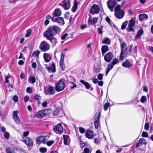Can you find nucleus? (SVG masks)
Listing matches in <instances>:
<instances>
[{
  "mask_svg": "<svg viewBox=\"0 0 153 153\" xmlns=\"http://www.w3.org/2000/svg\"><path fill=\"white\" fill-rule=\"evenodd\" d=\"M36 82V79L34 76H30L29 78V82L32 83H34Z\"/></svg>",
  "mask_w": 153,
  "mask_h": 153,
  "instance_id": "nucleus-35",
  "label": "nucleus"
},
{
  "mask_svg": "<svg viewBox=\"0 0 153 153\" xmlns=\"http://www.w3.org/2000/svg\"><path fill=\"white\" fill-rule=\"evenodd\" d=\"M148 134L147 132L143 131L142 134V136L143 137H148Z\"/></svg>",
  "mask_w": 153,
  "mask_h": 153,
  "instance_id": "nucleus-52",
  "label": "nucleus"
},
{
  "mask_svg": "<svg viewBox=\"0 0 153 153\" xmlns=\"http://www.w3.org/2000/svg\"><path fill=\"white\" fill-rule=\"evenodd\" d=\"M135 18H133L131 19L129 21V23L127 28V30L128 32L131 31L134 32V30L133 27H134L135 24Z\"/></svg>",
  "mask_w": 153,
  "mask_h": 153,
  "instance_id": "nucleus-7",
  "label": "nucleus"
},
{
  "mask_svg": "<svg viewBox=\"0 0 153 153\" xmlns=\"http://www.w3.org/2000/svg\"><path fill=\"white\" fill-rule=\"evenodd\" d=\"M29 99V97L27 96H25L24 98V101L25 102H27L28 101Z\"/></svg>",
  "mask_w": 153,
  "mask_h": 153,
  "instance_id": "nucleus-64",
  "label": "nucleus"
},
{
  "mask_svg": "<svg viewBox=\"0 0 153 153\" xmlns=\"http://www.w3.org/2000/svg\"><path fill=\"white\" fill-rule=\"evenodd\" d=\"M143 30L142 29H140L138 30L137 32V34L135 36V38L137 39V38L141 36L143 34Z\"/></svg>",
  "mask_w": 153,
  "mask_h": 153,
  "instance_id": "nucleus-33",
  "label": "nucleus"
},
{
  "mask_svg": "<svg viewBox=\"0 0 153 153\" xmlns=\"http://www.w3.org/2000/svg\"><path fill=\"white\" fill-rule=\"evenodd\" d=\"M100 140L97 138H95L94 139V142L97 144H99L100 143Z\"/></svg>",
  "mask_w": 153,
  "mask_h": 153,
  "instance_id": "nucleus-48",
  "label": "nucleus"
},
{
  "mask_svg": "<svg viewBox=\"0 0 153 153\" xmlns=\"http://www.w3.org/2000/svg\"><path fill=\"white\" fill-rule=\"evenodd\" d=\"M80 82L85 86L86 89H89L91 88V86L88 82L82 79L80 80Z\"/></svg>",
  "mask_w": 153,
  "mask_h": 153,
  "instance_id": "nucleus-26",
  "label": "nucleus"
},
{
  "mask_svg": "<svg viewBox=\"0 0 153 153\" xmlns=\"http://www.w3.org/2000/svg\"><path fill=\"white\" fill-rule=\"evenodd\" d=\"M13 100L14 102H17L18 100V97L16 95L14 96L13 97Z\"/></svg>",
  "mask_w": 153,
  "mask_h": 153,
  "instance_id": "nucleus-59",
  "label": "nucleus"
},
{
  "mask_svg": "<svg viewBox=\"0 0 153 153\" xmlns=\"http://www.w3.org/2000/svg\"><path fill=\"white\" fill-rule=\"evenodd\" d=\"M114 66L111 63L108 64L105 72V75L106 76L108 75L109 71L113 68Z\"/></svg>",
  "mask_w": 153,
  "mask_h": 153,
  "instance_id": "nucleus-29",
  "label": "nucleus"
},
{
  "mask_svg": "<svg viewBox=\"0 0 153 153\" xmlns=\"http://www.w3.org/2000/svg\"><path fill=\"white\" fill-rule=\"evenodd\" d=\"M91 151H90L89 149L88 148H85L84 150V152L82 153H91Z\"/></svg>",
  "mask_w": 153,
  "mask_h": 153,
  "instance_id": "nucleus-46",
  "label": "nucleus"
},
{
  "mask_svg": "<svg viewBox=\"0 0 153 153\" xmlns=\"http://www.w3.org/2000/svg\"><path fill=\"white\" fill-rule=\"evenodd\" d=\"M44 137L42 136H40L38 137L36 139V141L38 144H40L42 143V141L43 140Z\"/></svg>",
  "mask_w": 153,
  "mask_h": 153,
  "instance_id": "nucleus-34",
  "label": "nucleus"
},
{
  "mask_svg": "<svg viewBox=\"0 0 153 153\" xmlns=\"http://www.w3.org/2000/svg\"><path fill=\"white\" fill-rule=\"evenodd\" d=\"M80 145L82 149L85 146V143L84 142L82 141H80Z\"/></svg>",
  "mask_w": 153,
  "mask_h": 153,
  "instance_id": "nucleus-54",
  "label": "nucleus"
},
{
  "mask_svg": "<svg viewBox=\"0 0 153 153\" xmlns=\"http://www.w3.org/2000/svg\"><path fill=\"white\" fill-rule=\"evenodd\" d=\"M79 131L81 133H84L85 131V129L82 127H79Z\"/></svg>",
  "mask_w": 153,
  "mask_h": 153,
  "instance_id": "nucleus-50",
  "label": "nucleus"
},
{
  "mask_svg": "<svg viewBox=\"0 0 153 153\" xmlns=\"http://www.w3.org/2000/svg\"><path fill=\"white\" fill-rule=\"evenodd\" d=\"M146 100V97L145 96H142L141 99H140V101L141 102L143 103Z\"/></svg>",
  "mask_w": 153,
  "mask_h": 153,
  "instance_id": "nucleus-47",
  "label": "nucleus"
},
{
  "mask_svg": "<svg viewBox=\"0 0 153 153\" xmlns=\"http://www.w3.org/2000/svg\"><path fill=\"white\" fill-rule=\"evenodd\" d=\"M54 131L58 134H61L63 131V127L60 124H58L53 127Z\"/></svg>",
  "mask_w": 153,
  "mask_h": 153,
  "instance_id": "nucleus-9",
  "label": "nucleus"
},
{
  "mask_svg": "<svg viewBox=\"0 0 153 153\" xmlns=\"http://www.w3.org/2000/svg\"><path fill=\"white\" fill-rule=\"evenodd\" d=\"M60 56L61 58L59 62V65L62 69L63 71H64L65 68V65L64 64L65 55L62 53L61 54Z\"/></svg>",
  "mask_w": 153,
  "mask_h": 153,
  "instance_id": "nucleus-14",
  "label": "nucleus"
},
{
  "mask_svg": "<svg viewBox=\"0 0 153 153\" xmlns=\"http://www.w3.org/2000/svg\"><path fill=\"white\" fill-rule=\"evenodd\" d=\"M128 21H126L123 22L121 26V29L122 30H124L126 28V26L127 25Z\"/></svg>",
  "mask_w": 153,
  "mask_h": 153,
  "instance_id": "nucleus-38",
  "label": "nucleus"
},
{
  "mask_svg": "<svg viewBox=\"0 0 153 153\" xmlns=\"http://www.w3.org/2000/svg\"><path fill=\"white\" fill-rule=\"evenodd\" d=\"M26 91L29 93H31L32 92L33 90L31 88L27 87L26 89Z\"/></svg>",
  "mask_w": 153,
  "mask_h": 153,
  "instance_id": "nucleus-51",
  "label": "nucleus"
},
{
  "mask_svg": "<svg viewBox=\"0 0 153 153\" xmlns=\"http://www.w3.org/2000/svg\"><path fill=\"white\" fill-rule=\"evenodd\" d=\"M100 116L101 113L100 112L97 113L95 115L94 121V124L95 127L96 129H97L98 128L99 121Z\"/></svg>",
  "mask_w": 153,
  "mask_h": 153,
  "instance_id": "nucleus-12",
  "label": "nucleus"
},
{
  "mask_svg": "<svg viewBox=\"0 0 153 153\" xmlns=\"http://www.w3.org/2000/svg\"><path fill=\"white\" fill-rule=\"evenodd\" d=\"M41 98V97L40 96L39 94H36L35 97L34 98L37 100H39Z\"/></svg>",
  "mask_w": 153,
  "mask_h": 153,
  "instance_id": "nucleus-57",
  "label": "nucleus"
},
{
  "mask_svg": "<svg viewBox=\"0 0 153 153\" xmlns=\"http://www.w3.org/2000/svg\"><path fill=\"white\" fill-rule=\"evenodd\" d=\"M63 3L62 6L65 10H68L70 7V2L69 0H65Z\"/></svg>",
  "mask_w": 153,
  "mask_h": 153,
  "instance_id": "nucleus-19",
  "label": "nucleus"
},
{
  "mask_svg": "<svg viewBox=\"0 0 153 153\" xmlns=\"http://www.w3.org/2000/svg\"><path fill=\"white\" fill-rule=\"evenodd\" d=\"M69 83V84H71V85H70V86L71 89H73L76 86V84L74 83L73 82H70Z\"/></svg>",
  "mask_w": 153,
  "mask_h": 153,
  "instance_id": "nucleus-40",
  "label": "nucleus"
},
{
  "mask_svg": "<svg viewBox=\"0 0 153 153\" xmlns=\"http://www.w3.org/2000/svg\"><path fill=\"white\" fill-rule=\"evenodd\" d=\"M127 44L125 42H123L121 44L120 46L121 50H124L126 47Z\"/></svg>",
  "mask_w": 153,
  "mask_h": 153,
  "instance_id": "nucleus-36",
  "label": "nucleus"
},
{
  "mask_svg": "<svg viewBox=\"0 0 153 153\" xmlns=\"http://www.w3.org/2000/svg\"><path fill=\"white\" fill-rule=\"evenodd\" d=\"M149 125L148 123H145V126H144V128L147 130H148L149 129Z\"/></svg>",
  "mask_w": 153,
  "mask_h": 153,
  "instance_id": "nucleus-60",
  "label": "nucleus"
},
{
  "mask_svg": "<svg viewBox=\"0 0 153 153\" xmlns=\"http://www.w3.org/2000/svg\"><path fill=\"white\" fill-rule=\"evenodd\" d=\"M40 152L42 153L45 152L47 151V149L45 148H42L40 149Z\"/></svg>",
  "mask_w": 153,
  "mask_h": 153,
  "instance_id": "nucleus-53",
  "label": "nucleus"
},
{
  "mask_svg": "<svg viewBox=\"0 0 153 153\" xmlns=\"http://www.w3.org/2000/svg\"><path fill=\"white\" fill-rule=\"evenodd\" d=\"M102 43L103 44L110 45L111 43L110 39L108 38H105L103 39Z\"/></svg>",
  "mask_w": 153,
  "mask_h": 153,
  "instance_id": "nucleus-30",
  "label": "nucleus"
},
{
  "mask_svg": "<svg viewBox=\"0 0 153 153\" xmlns=\"http://www.w3.org/2000/svg\"><path fill=\"white\" fill-rule=\"evenodd\" d=\"M24 143L28 146H31L33 145V143L32 140L28 137H26L24 140Z\"/></svg>",
  "mask_w": 153,
  "mask_h": 153,
  "instance_id": "nucleus-18",
  "label": "nucleus"
},
{
  "mask_svg": "<svg viewBox=\"0 0 153 153\" xmlns=\"http://www.w3.org/2000/svg\"><path fill=\"white\" fill-rule=\"evenodd\" d=\"M113 58V55L111 52L107 53L104 56V59L105 62H110Z\"/></svg>",
  "mask_w": 153,
  "mask_h": 153,
  "instance_id": "nucleus-13",
  "label": "nucleus"
},
{
  "mask_svg": "<svg viewBox=\"0 0 153 153\" xmlns=\"http://www.w3.org/2000/svg\"><path fill=\"white\" fill-rule=\"evenodd\" d=\"M9 134L8 132H6L4 134V137L7 139H8L9 137Z\"/></svg>",
  "mask_w": 153,
  "mask_h": 153,
  "instance_id": "nucleus-42",
  "label": "nucleus"
},
{
  "mask_svg": "<svg viewBox=\"0 0 153 153\" xmlns=\"http://www.w3.org/2000/svg\"><path fill=\"white\" fill-rule=\"evenodd\" d=\"M98 18L97 17H95L93 19V24H95L97 23Z\"/></svg>",
  "mask_w": 153,
  "mask_h": 153,
  "instance_id": "nucleus-62",
  "label": "nucleus"
},
{
  "mask_svg": "<svg viewBox=\"0 0 153 153\" xmlns=\"http://www.w3.org/2000/svg\"><path fill=\"white\" fill-rule=\"evenodd\" d=\"M45 61L47 62H49L51 59V56L48 53H45L43 54Z\"/></svg>",
  "mask_w": 153,
  "mask_h": 153,
  "instance_id": "nucleus-23",
  "label": "nucleus"
},
{
  "mask_svg": "<svg viewBox=\"0 0 153 153\" xmlns=\"http://www.w3.org/2000/svg\"><path fill=\"white\" fill-rule=\"evenodd\" d=\"M31 30L30 29H28V30L27 31V33L25 35V36L27 37H29L30 35H31Z\"/></svg>",
  "mask_w": 153,
  "mask_h": 153,
  "instance_id": "nucleus-41",
  "label": "nucleus"
},
{
  "mask_svg": "<svg viewBox=\"0 0 153 153\" xmlns=\"http://www.w3.org/2000/svg\"><path fill=\"white\" fill-rule=\"evenodd\" d=\"M55 88V87L51 85L45 87L44 88V93L46 95L48 94L53 95L56 93V90Z\"/></svg>",
  "mask_w": 153,
  "mask_h": 153,
  "instance_id": "nucleus-4",
  "label": "nucleus"
},
{
  "mask_svg": "<svg viewBox=\"0 0 153 153\" xmlns=\"http://www.w3.org/2000/svg\"><path fill=\"white\" fill-rule=\"evenodd\" d=\"M124 11L121 9V6L118 4L116 6L114 11V16L117 19H121L124 15Z\"/></svg>",
  "mask_w": 153,
  "mask_h": 153,
  "instance_id": "nucleus-2",
  "label": "nucleus"
},
{
  "mask_svg": "<svg viewBox=\"0 0 153 153\" xmlns=\"http://www.w3.org/2000/svg\"><path fill=\"white\" fill-rule=\"evenodd\" d=\"M6 153H17V150L15 148L10 147L6 149Z\"/></svg>",
  "mask_w": 153,
  "mask_h": 153,
  "instance_id": "nucleus-21",
  "label": "nucleus"
},
{
  "mask_svg": "<svg viewBox=\"0 0 153 153\" xmlns=\"http://www.w3.org/2000/svg\"><path fill=\"white\" fill-rule=\"evenodd\" d=\"M119 62V60L117 58H114L112 62H111L114 66V65L117 64Z\"/></svg>",
  "mask_w": 153,
  "mask_h": 153,
  "instance_id": "nucleus-39",
  "label": "nucleus"
},
{
  "mask_svg": "<svg viewBox=\"0 0 153 153\" xmlns=\"http://www.w3.org/2000/svg\"><path fill=\"white\" fill-rule=\"evenodd\" d=\"M88 23L89 25L93 24V20H92L91 19L89 18L88 20Z\"/></svg>",
  "mask_w": 153,
  "mask_h": 153,
  "instance_id": "nucleus-63",
  "label": "nucleus"
},
{
  "mask_svg": "<svg viewBox=\"0 0 153 153\" xmlns=\"http://www.w3.org/2000/svg\"><path fill=\"white\" fill-rule=\"evenodd\" d=\"M68 36V33H65L61 37V39L62 40L65 39Z\"/></svg>",
  "mask_w": 153,
  "mask_h": 153,
  "instance_id": "nucleus-61",
  "label": "nucleus"
},
{
  "mask_svg": "<svg viewBox=\"0 0 153 153\" xmlns=\"http://www.w3.org/2000/svg\"><path fill=\"white\" fill-rule=\"evenodd\" d=\"M60 31V28L56 26H54L48 28L44 33L43 36L47 39L51 38Z\"/></svg>",
  "mask_w": 153,
  "mask_h": 153,
  "instance_id": "nucleus-1",
  "label": "nucleus"
},
{
  "mask_svg": "<svg viewBox=\"0 0 153 153\" xmlns=\"http://www.w3.org/2000/svg\"><path fill=\"white\" fill-rule=\"evenodd\" d=\"M146 144V140L143 138L140 139L139 141L136 144V147L140 146L143 144Z\"/></svg>",
  "mask_w": 153,
  "mask_h": 153,
  "instance_id": "nucleus-20",
  "label": "nucleus"
},
{
  "mask_svg": "<svg viewBox=\"0 0 153 153\" xmlns=\"http://www.w3.org/2000/svg\"><path fill=\"white\" fill-rule=\"evenodd\" d=\"M61 14V11L59 9H56L55 10L54 12L52 13V15L53 16L54 18L56 16H60Z\"/></svg>",
  "mask_w": 153,
  "mask_h": 153,
  "instance_id": "nucleus-25",
  "label": "nucleus"
},
{
  "mask_svg": "<svg viewBox=\"0 0 153 153\" xmlns=\"http://www.w3.org/2000/svg\"><path fill=\"white\" fill-rule=\"evenodd\" d=\"M64 142V144L65 145H69L70 143V139L69 136L66 135H63Z\"/></svg>",
  "mask_w": 153,
  "mask_h": 153,
  "instance_id": "nucleus-22",
  "label": "nucleus"
},
{
  "mask_svg": "<svg viewBox=\"0 0 153 153\" xmlns=\"http://www.w3.org/2000/svg\"><path fill=\"white\" fill-rule=\"evenodd\" d=\"M40 52L38 51L34 52L32 55L35 56L36 57H38Z\"/></svg>",
  "mask_w": 153,
  "mask_h": 153,
  "instance_id": "nucleus-45",
  "label": "nucleus"
},
{
  "mask_svg": "<svg viewBox=\"0 0 153 153\" xmlns=\"http://www.w3.org/2000/svg\"><path fill=\"white\" fill-rule=\"evenodd\" d=\"M9 79H11L12 82H13L14 81V78L12 76H7L5 77V82L6 83H9Z\"/></svg>",
  "mask_w": 153,
  "mask_h": 153,
  "instance_id": "nucleus-32",
  "label": "nucleus"
},
{
  "mask_svg": "<svg viewBox=\"0 0 153 153\" xmlns=\"http://www.w3.org/2000/svg\"><path fill=\"white\" fill-rule=\"evenodd\" d=\"M108 8L112 12L114 11V8L117 4L116 0H108L107 2Z\"/></svg>",
  "mask_w": 153,
  "mask_h": 153,
  "instance_id": "nucleus-8",
  "label": "nucleus"
},
{
  "mask_svg": "<svg viewBox=\"0 0 153 153\" xmlns=\"http://www.w3.org/2000/svg\"><path fill=\"white\" fill-rule=\"evenodd\" d=\"M97 30L99 34H102V27H98Z\"/></svg>",
  "mask_w": 153,
  "mask_h": 153,
  "instance_id": "nucleus-58",
  "label": "nucleus"
},
{
  "mask_svg": "<svg viewBox=\"0 0 153 153\" xmlns=\"http://www.w3.org/2000/svg\"><path fill=\"white\" fill-rule=\"evenodd\" d=\"M39 48L42 51L46 52L49 49L50 45L49 44L44 41L41 42Z\"/></svg>",
  "mask_w": 153,
  "mask_h": 153,
  "instance_id": "nucleus-6",
  "label": "nucleus"
},
{
  "mask_svg": "<svg viewBox=\"0 0 153 153\" xmlns=\"http://www.w3.org/2000/svg\"><path fill=\"white\" fill-rule=\"evenodd\" d=\"M85 135L86 138L89 139H92L94 137L93 132L90 130H87L85 132Z\"/></svg>",
  "mask_w": 153,
  "mask_h": 153,
  "instance_id": "nucleus-16",
  "label": "nucleus"
},
{
  "mask_svg": "<svg viewBox=\"0 0 153 153\" xmlns=\"http://www.w3.org/2000/svg\"><path fill=\"white\" fill-rule=\"evenodd\" d=\"M19 112L16 111L13 112V117L15 123L17 124H19L20 123V120L19 117L18 115Z\"/></svg>",
  "mask_w": 153,
  "mask_h": 153,
  "instance_id": "nucleus-11",
  "label": "nucleus"
},
{
  "mask_svg": "<svg viewBox=\"0 0 153 153\" xmlns=\"http://www.w3.org/2000/svg\"><path fill=\"white\" fill-rule=\"evenodd\" d=\"M51 111L50 109H46L38 111L35 114V116L37 118H41L50 114Z\"/></svg>",
  "mask_w": 153,
  "mask_h": 153,
  "instance_id": "nucleus-3",
  "label": "nucleus"
},
{
  "mask_svg": "<svg viewBox=\"0 0 153 153\" xmlns=\"http://www.w3.org/2000/svg\"><path fill=\"white\" fill-rule=\"evenodd\" d=\"M127 54V49L126 48L124 50H121L120 59V60H123L126 57Z\"/></svg>",
  "mask_w": 153,
  "mask_h": 153,
  "instance_id": "nucleus-17",
  "label": "nucleus"
},
{
  "mask_svg": "<svg viewBox=\"0 0 153 153\" xmlns=\"http://www.w3.org/2000/svg\"><path fill=\"white\" fill-rule=\"evenodd\" d=\"M52 20L54 22H56L59 24L63 25L64 24L63 18L61 17H57L56 18L53 17L52 18Z\"/></svg>",
  "mask_w": 153,
  "mask_h": 153,
  "instance_id": "nucleus-15",
  "label": "nucleus"
},
{
  "mask_svg": "<svg viewBox=\"0 0 153 153\" xmlns=\"http://www.w3.org/2000/svg\"><path fill=\"white\" fill-rule=\"evenodd\" d=\"M65 88V85L64 82L60 80L55 84V89L57 92L61 91L63 90Z\"/></svg>",
  "mask_w": 153,
  "mask_h": 153,
  "instance_id": "nucleus-5",
  "label": "nucleus"
},
{
  "mask_svg": "<svg viewBox=\"0 0 153 153\" xmlns=\"http://www.w3.org/2000/svg\"><path fill=\"white\" fill-rule=\"evenodd\" d=\"M122 66L125 68H129L132 66L131 63L126 60L125 62L122 63Z\"/></svg>",
  "mask_w": 153,
  "mask_h": 153,
  "instance_id": "nucleus-27",
  "label": "nucleus"
},
{
  "mask_svg": "<svg viewBox=\"0 0 153 153\" xmlns=\"http://www.w3.org/2000/svg\"><path fill=\"white\" fill-rule=\"evenodd\" d=\"M47 39L49 40L52 43V46L53 47L55 46L56 44L58 42L57 39L54 36L48 39Z\"/></svg>",
  "mask_w": 153,
  "mask_h": 153,
  "instance_id": "nucleus-24",
  "label": "nucleus"
},
{
  "mask_svg": "<svg viewBox=\"0 0 153 153\" xmlns=\"http://www.w3.org/2000/svg\"><path fill=\"white\" fill-rule=\"evenodd\" d=\"M100 11V9L98 6L96 4H94L91 7L90 10V13L92 14L98 13Z\"/></svg>",
  "mask_w": 153,
  "mask_h": 153,
  "instance_id": "nucleus-10",
  "label": "nucleus"
},
{
  "mask_svg": "<svg viewBox=\"0 0 153 153\" xmlns=\"http://www.w3.org/2000/svg\"><path fill=\"white\" fill-rule=\"evenodd\" d=\"M54 143V141L53 140H51L46 142L47 145L48 146H51Z\"/></svg>",
  "mask_w": 153,
  "mask_h": 153,
  "instance_id": "nucleus-43",
  "label": "nucleus"
},
{
  "mask_svg": "<svg viewBox=\"0 0 153 153\" xmlns=\"http://www.w3.org/2000/svg\"><path fill=\"white\" fill-rule=\"evenodd\" d=\"M139 20L141 21L145 19H147L148 18V16L147 15L145 14H140L139 16Z\"/></svg>",
  "mask_w": 153,
  "mask_h": 153,
  "instance_id": "nucleus-31",
  "label": "nucleus"
},
{
  "mask_svg": "<svg viewBox=\"0 0 153 153\" xmlns=\"http://www.w3.org/2000/svg\"><path fill=\"white\" fill-rule=\"evenodd\" d=\"M47 69L48 70V71L50 72H52L54 73L55 72L56 70L55 69H53L51 68H50L49 67H48Z\"/></svg>",
  "mask_w": 153,
  "mask_h": 153,
  "instance_id": "nucleus-56",
  "label": "nucleus"
},
{
  "mask_svg": "<svg viewBox=\"0 0 153 153\" xmlns=\"http://www.w3.org/2000/svg\"><path fill=\"white\" fill-rule=\"evenodd\" d=\"M103 74L100 73L97 76V78L100 80H102L103 79Z\"/></svg>",
  "mask_w": 153,
  "mask_h": 153,
  "instance_id": "nucleus-49",
  "label": "nucleus"
},
{
  "mask_svg": "<svg viewBox=\"0 0 153 153\" xmlns=\"http://www.w3.org/2000/svg\"><path fill=\"white\" fill-rule=\"evenodd\" d=\"M110 103H106L104 106V109L105 110V111H106L110 105Z\"/></svg>",
  "mask_w": 153,
  "mask_h": 153,
  "instance_id": "nucleus-44",
  "label": "nucleus"
},
{
  "mask_svg": "<svg viewBox=\"0 0 153 153\" xmlns=\"http://www.w3.org/2000/svg\"><path fill=\"white\" fill-rule=\"evenodd\" d=\"M109 51V49L107 46L106 45H103L101 48L102 53L104 55L105 53Z\"/></svg>",
  "mask_w": 153,
  "mask_h": 153,
  "instance_id": "nucleus-28",
  "label": "nucleus"
},
{
  "mask_svg": "<svg viewBox=\"0 0 153 153\" xmlns=\"http://www.w3.org/2000/svg\"><path fill=\"white\" fill-rule=\"evenodd\" d=\"M59 109H56L53 112V114L56 116L57 115L59 112Z\"/></svg>",
  "mask_w": 153,
  "mask_h": 153,
  "instance_id": "nucleus-55",
  "label": "nucleus"
},
{
  "mask_svg": "<svg viewBox=\"0 0 153 153\" xmlns=\"http://www.w3.org/2000/svg\"><path fill=\"white\" fill-rule=\"evenodd\" d=\"M77 4L76 3L75 1L73 6L72 7V11L73 12H75L77 8Z\"/></svg>",
  "mask_w": 153,
  "mask_h": 153,
  "instance_id": "nucleus-37",
  "label": "nucleus"
}]
</instances>
